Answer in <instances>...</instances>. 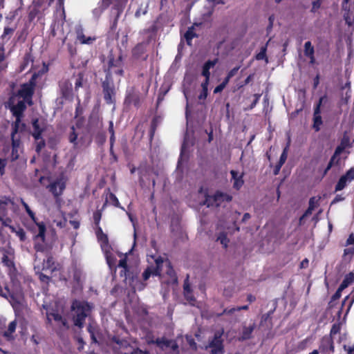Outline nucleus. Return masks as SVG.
Returning a JSON list of instances; mask_svg holds the SVG:
<instances>
[{"label": "nucleus", "instance_id": "1", "mask_svg": "<svg viewBox=\"0 0 354 354\" xmlns=\"http://www.w3.org/2000/svg\"><path fill=\"white\" fill-rule=\"evenodd\" d=\"M25 102L24 100H19L17 104L12 105L11 107V111L16 118L15 122L12 125V132L10 135L12 143L11 160L12 161L18 159L22 149L21 139V135L25 131L26 125L21 122V118L24 111L26 108Z\"/></svg>", "mask_w": 354, "mask_h": 354}, {"label": "nucleus", "instance_id": "2", "mask_svg": "<svg viewBox=\"0 0 354 354\" xmlns=\"http://www.w3.org/2000/svg\"><path fill=\"white\" fill-rule=\"evenodd\" d=\"M91 310V305L86 301H73L71 306V310L74 324L82 328L84 325L85 318L88 316Z\"/></svg>", "mask_w": 354, "mask_h": 354}, {"label": "nucleus", "instance_id": "3", "mask_svg": "<svg viewBox=\"0 0 354 354\" xmlns=\"http://www.w3.org/2000/svg\"><path fill=\"white\" fill-rule=\"evenodd\" d=\"M0 295L9 300L15 313H19L22 310L24 304V297L21 290H17L16 293L11 294L7 288L3 290L0 286Z\"/></svg>", "mask_w": 354, "mask_h": 354}, {"label": "nucleus", "instance_id": "4", "mask_svg": "<svg viewBox=\"0 0 354 354\" xmlns=\"http://www.w3.org/2000/svg\"><path fill=\"white\" fill-rule=\"evenodd\" d=\"M118 267L122 268L120 274L121 276L124 275L125 277V283L129 284L134 291L144 289L145 284L141 282L137 277H132L131 278L127 277V264L126 257L120 260Z\"/></svg>", "mask_w": 354, "mask_h": 354}, {"label": "nucleus", "instance_id": "5", "mask_svg": "<svg viewBox=\"0 0 354 354\" xmlns=\"http://www.w3.org/2000/svg\"><path fill=\"white\" fill-rule=\"evenodd\" d=\"M21 203L23 206L24 207L26 212L29 215V216L31 218L32 221L35 223V227L33 228V230L35 233H37L35 235V239L37 240H40L41 241L44 242L45 239V232H46V226L43 223H38L36 221V218L35 216L34 212L30 209L28 204L24 202L22 199Z\"/></svg>", "mask_w": 354, "mask_h": 354}, {"label": "nucleus", "instance_id": "6", "mask_svg": "<svg viewBox=\"0 0 354 354\" xmlns=\"http://www.w3.org/2000/svg\"><path fill=\"white\" fill-rule=\"evenodd\" d=\"M127 1V0H102L100 6L93 10V15L96 17H99L104 9L109 6H113V8L118 11L117 15L118 16Z\"/></svg>", "mask_w": 354, "mask_h": 354}, {"label": "nucleus", "instance_id": "7", "mask_svg": "<svg viewBox=\"0 0 354 354\" xmlns=\"http://www.w3.org/2000/svg\"><path fill=\"white\" fill-rule=\"evenodd\" d=\"M232 200V196L227 194L217 192L212 196H207L206 197L205 205L207 207H218L223 205L224 203L230 202Z\"/></svg>", "mask_w": 354, "mask_h": 354}, {"label": "nucleus", "instance_id": "8", "mask_svg": "<svg viewBox=\"0 0 354 354\" xmlns=\"http://www.w3.org/2000/svg\"><path fill=\"white\" fill-rule=\"evenodd\" d=\"M223 331H216L214 337L209 341L208 345L205 346V349H210L211 354H221L223 351V345L222 335Z\"/></svg>", "mask_w": 354, "mask_h": 354}, {"label": "nucleus", "instance_id": "9", "mask_svg": "<svg viewBox=\"0 0 354 354\" xmlns=\"http://www.w3.org/2000/svg\"><path fill=\"white\" fill-rule=\"evenodd\" d=\"M35 80L34 78H32L28 83L23 84L18 91L19 97L23 98L29 105L32 104L31 98L33 94Z\"/></svg>", "mask_w": 354, "mask_h": 354}, {"label": "nucleus", "instance_id": "10", "mask_svg": "<svg viewBox=\"0 0 354 354\" xmlns=\"http://www.w3.org/2000/svg\"><path fill=\"white\" fill-rule=\"evenodd\" d=\"M153 342L162 351H170L176 354L178 353V345L176 340L169 339L166 337H160Z\"/></svg>", "mask_w": 354, "mask_h": 354}, {"label": "nucleus", "instance_id": "11", "mask_svg": "<svg viewBox=\"0 0 354 354\" xmlns=\"http://www.w3.org/2000/svg\"><path fill=\"white\" fill-rule=\"evenodd\" d=\"M156 266H151L148 267L143 272L142 277L147 281L151 275H160L162 272L161 268L163 266L164 261L161 257L154 259Z\"/></svg>", "mask_w": 354, "mask_h": 354}, {"label": "nucleus", "instance_id": "12", "mask_svg": "<svg viewBox=\"0 0 354 354\" xmlns=\"http://www.w3.org/2000/svg\"><path fill=\"white\" fill-rule=\"evenodd\" d=\"M123 73L121 57H118L115 60L110 59L106 74V80L111 77L113 74L122 75Z\"/></svg>", "mask_w": 354, "mask_h": 354}, {"label": "nucleus", "instance_id": "13", "mask_svg": "<svg viewBox=\"0 0 354 354\" xmlns=\"http://www.w3.org/2000/svg\"><path fill=\"white\" fill-rule=\"evenodd\" d=\"M353 180H354V167L351 168L344 175L341 176L335 185V192L344 189Z\"/></svg>", "mask_w": 354, "mask_h": 354}, {"label": "nucleus", "instance_id": "14", "mask_svg": "<svg viewBox=\"0 0 354 354\" xmlns=\"http://www.w3.org/2000/svg\"><path fill=\"white\" fill-rule=\"evenodd\" d=\"M104 97L107 104H112L114 102L115 90L113 86L110 84L109 80H106L102 83Z\"/></svg>", "mask_w": 354, "mask_h": 354}, {"label": "nucleus", "instance_id": "15", "mask_svg": "<svg viewBox=\"0 0 354 354\" xmlns=\"http://www.w3.org/2000/svg\"><path fill=\"white\" fill-rule=\"evenodd\" d=\"M65 182L62 178L57 179L49 185L50 191L55 196L61 195L65 189Z\"/></svg>", "mask_w": 354, "mask_h": 354}, {"label": "nucleus", "instance_id": "16", "mask_svg": "<svg viewBox=\"0 0 354 354\" xmlns=\"http://www.w3.org/2000/svg\"><path fill=\"white\" fill-rule=\"evenodd\" d=\"M10 200L8 198H4L0 200V221L3 225L8 226L11 223V220L8 218H5L6 216V206L10 203Z\"/></svg>", "mask_w": 354, "mask_h": 354}, {"label": "nucleus", "instance_id": "17", "mask_svg": "<svg viewBox=\"0 0 354 354\" xmlns=\"http://www.w3.org/2000/svg\"><path fill=\"white\" fill-rule=\"evenodd\" d=\"M322 97L320 98L319 103L317 104L315 111H314V124H313V128L316 131H318L320 129V126L322 124V117L320 115V106L322 103Z\"/></svg>", "mask_w": 354, "mask_h": 354}, {"label": "nucleus", "instance_id": "18", "mask_svg": "<svg viewBox=\"0 0 354 354\" xmlns=\"http://www.w3.org/2000/svg\"><path fill=\"white\" fill-rule=\"evenodd\" d=\"M344 11V19L346 23L351 26L354 23V4L348 5L347 8H342Z\"/></svg>", "mask_w": 354, "mask_h": 354}, {"label": "nucleus", "instance_id": "19", "mask_svg": "<svg viewBox=\"0 0 354 354\" xmlns=\"http://www.w3.org/2000/svg\"><path fill=\"white\" fill-rule=\"evenodd\" d=\"M125 102L129 104L133 103L136 106L138 105L140 102V97L138 93L136 92L133 88L128 89Z\"/></svg>", "mask_w": 354, "mask_h": 354}, {"label": "nucleus", "instance_id": "20", "mask_svg": "<svg viewBox=\"0 0 354 354\" xmlns=\"http://www.w3.org/2000/svg\"><path fill=\"white\" fill-rule=\"evenodd\" d=\"M320 348L322 351L327 353V352H331L333 353L334 351V346L333 342L330 337H324L322 341V344L320 346Z\"/></svg>", "mask_w": 354, "mask_h": 354}, {"label": "nucleus", "instance_id": "21", "mask_svg": "<svg viewBox=\"0 0 354 354\" xmlns=\"http://www.w3.org/2000/svg\"><path fill=\"white\" fill-rule=\"evenodd\" d=\"M231 175L234 180V187L236 188V189H240L243 184V174L239 173L238 171L232 170Z\"/></svg>", "mask_w": 354, "mask_h": 354}, {"label": "nucleus", "instance_id": "22", "mask_svg": "<svg viewBox=\"0 0 354 354\" xmlns=\"http://www.w3.org/2000/svg\"><path fill=\"white\" fill-rule=\"evenodd\" d=\"M32 127L33 131L32 135L35 140H39L41 138V133L44 131V128L40 127L39 124V120L37 119L33 120Z\"/></svg>", "mask_w": 354, "mask_h": 354}, {"label": "nucleus", "instance_id": "23", "mask_svg": "<svg viewBox=\"0 0 354 354\" xmlns=\"http://www.w3.org/2000/svg\"><path fill=\"white\" fill-rule=\"evenodd\" d=\"M255 326V323L250 324L249 326H244L242 329L241 339L243 340L250 339Z\"/></svg>", "mask_w": 354, "mask_h": 354}, {"label": "nucleus", "instance_id": "24", "mask_svg": "<svg viewBox=\"0 0 354 354\" xmlns=\"http://www.w3.org/2000/svg\"><path fill=\"white\" fill-rule=\"evenodd\" d=\"M217 63V59L209 60L206 62L203 67L202 75L207 79H209V69L213 68Z\"/></svg>", "mask_w": 354, "mask_h": 354}, {"label": "nucleus", "instance_id": "25", "mask_svg": "<svg viewBox=\"0 0 354 354\" xmlns=\"http://www.w3.org/2000/svg\"><path fill=\"white\" fill-rule=\"evenodd\" d=\"M77 39L82 44H90L93 43L95 40V37H86L82 30H77Z\"/></svg>", "mask_w": 354, "mask_h": 354}, {"label": "nucleus", "instance_id": "26", "mask_svg": "<svg viewBox=\"0 0 354 354\" xmlns=\"http://www.w3.org/2000/svg\"><path fill=\"white\" fill-rule=\"evenodd\" d=\"M17 327V322L15 320L11 322L8 327L7 330L3 333V336L8 339H12L13 338L12 334L15 333Z\"/></svg>", "mask_w": 354, "mask_h": 354}, {"label": "nucleus", "instance_id": "27", "mask_svg": "<svg viewBox=\"0 0 354 354\" xmlns=\"http://www.w3.org/2000/svg\"><path fill=\"white\" fill-rule=\"evenodd\" d=\"M79 129L80 128L78 127H77L76 128L75 127H72L71 132L69 134V141L74 145V147H76L77 145V137L79 135Z\"/></svg>", "mask_w": 354, "mask_h": 354}, {"label": "nucleus", "instance_id": "28", "mask_svg": "<svg viewBox=\"0 0 354 354\" xmlns=\"http://www.w3.org/2000/svg\"><path fill=\"white\" fill-rule=\"evenodd\" d=\"M199 24H194L192 27L189 28L185 34V38L189 45H191L192 39L196 37V34L194 32V27L199 26Z\"/></svg>", "mask_w": 354, "mask_h": 354}, {"label": "nucleus", "instance_id": "29", "mask_svg": "<svg viewBox=\"0 0 354 354\" xmlns=\"http://www.w3.org/2000/svg\"><path fill=\"white\" fill-rule=\"evenodd\" d=\"M184 295L186 299L189 301L192 305H194V301H195L194 296L192 294V291L189 287V285L187 281H185L184 283Z\"/></svg>", "mask_w": 354, "mask_h": 354}, {"label": "nucleus", "instance_id": "30", "mask_svg": "<svg viewBox=\"0 0 354 354\" xmlns=\"http://www.w3.org/2000/svg\"><path fill=\"white\" fill-rule=\"evenodd\" d=\"M48 321L50 322L53 319L55 321L61 322L63 326H66V321L64 320L62 316L57 313H46Z\"/></svg>", "mask_w": 354, "mask_h": 354}, {"label": "nucleus", "instance_id": "31", "mask_svg": "<svg viewBox=\"0 0 354 354\" xmlns=\"http://www.w3.org/2000/svg\"><path fill=\"white\" fill-rule=\"evenodd\" d=\"M353 280L354 273L350 272L346 276L345 279L339 286L340 290H344V288H346L350 283L353 282Z\"/></svg>", "mask_w": 354, "mask_h": 354}, {"label": "nucleus", "instance_id": "32", "mask_svg": "<svg viewBox=\"0 0 354 354\" xmlns=\"http://www.w3.org/2000/svg\"><path fill=\"white\" fill-rule=\"evenodd\" d=\"M8 227L11 229L12 232H15L16 235L20 239L21 241H24L26 239V233L24 230L20 227L16 229L13 226H10V225Z\"/></svg>", "mask_w": 354, "mask_h": 354}, {"label": "nucleus", "instance_id": "33", "mask_svg": "<svg viewBox=\"0 0 354 354\" xmlns=\"http://www.w3.org/2000/svg\"><path fill=\"white\" fill-rule=\"evenodd\" d=\"M15 29L16 27H5L3 30V33L2 35V38L8 40L14 33Z\"/></svg>", "mask_w": 354, "mask_h": 354}, {"label": "nucleus", "instance_id": "34", "mask_svg": "<svg viewBox=\"0 0 354 354\" xmlns=\"http://www.w3.org/2000/svg\"><path fill=\"white\" fill-rule=\"evenodd\" d=\"M315 50L310 41H306L304 44V55L308 56H312L314 55Z\"/></svg>", "mask_w": 354, "mask_h": 354}, {"label": "nucleus", "instance_id": "35", "mask_svg": "<svg viewBox=\"0 0 354 354\" xmlns=\"http://www.w3.org/2000/svg\"><path fill=\"white\" fill-rule=\"evenodd\" d=\"M267 44L261 48L260 52L257 54L256 59L257 60L265 59L266 62L268 63V60L266 57Z\"/></svg>", "mask_w": 354, "mask_h": 354}, {"label": "nucleus", "instance_id": "36", "mask_svg": "<svg viewBox=\"0 0 354 354\" xmlns=\"http://www.w3.org/2000/svg\"><path fill=\"white\" fill-rule=\"evenodd\" d=\"M216 241H219L224 248H226L228 245L229 239L227 238L226 234L223 232L219 234Z\"/></svg>", "mask_w": 354, "mask_h": 354}, {"label": "nucleus", "instance_id": "37", "mask_svg": "<svg viewBox=\"0 0 354 354\" xmlns=\"http://www.w3.org/2000/svg\"><path fill=\"white\" fill-rule=\"evenodd\" d=\"M106 202H109L115 207H120V203L117 197L112 193H109L106 197Z\"/></svg>", "mask_w": 354, "mask_h": 354}, {"label": "nucleus", "instance_id": "38", "mask_svg": "<svg viewBox=\"0 0 354 354\" xmlns=\"http://www.w3.org/2000/svg\"><path fill=\"white\" fill-rule=\"evenodd\" d=\"M185 339L187 343V344L189 346V348L194 351H196L197 349V344L194 341V339L192 338V336L186 335L185 337Z\"/></svg>", "mask_w": 354, "mask_h": 354}, {"label": "nucleus", "instance_id": "39", "mask_svg": "<svg viewBox=\"0 0 354 354\" xmlns=\"http://www.w3.org/2000/svg\"><path fill=\"white\" fill-rule=\"evenodd\" d=\"M165 266L167 268V270H166L167 274L169 276L171 280L175 281L176 279H175L174 271L172 269V268L171 267L170 263L169 262L166 261Z\"/></svg>", "mask_w": 354, "mask_h": 354}, {"label": "nucleus", "instance_id": "40", "mask_svg": "<svg viewBox=\"0 0 354 354\" xmlns=\"http://www.w3.org/2000/svg\"><path fill=\"white\" fill-rule=\"evenodd\" d=\"M35 141H36V151L37 153H39L41 151V150L44 147L45 142L41 137L39 140H35Z\"/></svg>", "mask_w": 354, "mask_h": 354}, {"label": "nucleus", "instance_id": "41", "mask_svg": "<svg viewBox=\"0 0 354 354\" xmlns=\"http://www.w3.org/2000/svg\"><path fill=\"white\" fill-rule=\"evenodd\" d=\"M288 147H286L283 149V152H282V153L281 155V157H280V159H279V162L281 163V165H283L285 163L286 159H287V157H288Z\"/></svg>", "mask_w": 354, "mask_h": 354}, {"label": "nucleus", "instance_id": "42", "mask_svg": "<svg viewBox=\"0 0 354 354\" xmlns=\"http://www.w3.org/2000/svg\"><path fill=\"white\" fill-rule=\"evenodd\" d=\"M106 259L107 264L109 265V268L111 269L112 266L115 265V258L112 257L111 254H109L106 253Z\"/></svg>", "mask_w": 354, "mask_h": 354}, {"label": "nucleus", "instance_id": "43", "mask_svg": "<svg viewBox=\"0 0 354 354\" xmlns=\"http://www.w3.org/2000/svg\"><path fill=\"white\" fill-rule=\"evenodd\" d=\"M346 148L347 147L340 143V145L336 148L334 155L332 157H335V159H336V157L339 156Z\"/></svg>", "mask_w": 354, "mask_h": 354}, {"label": "nucleus", "instance_id": "44", "mask_svg": "<svg viewBox=\"0 0 354 354\" xmlns=\"http://www.w3.org/2000/svg\"><path fill=\"white\" fill-rule=\"evenodd\" d=\"M341 144H342L343 145H344L346 147H351V142L350 138L348 136H344V137L341 141Z\"/></svg>", "mask_w": 354, "mask_h": 354}, {"label": "nucleus", "instance_id": "45", "mask_svg": "<svg viewBox=\"0 0 354 354\" xmlns=\"http://www.w3.org/2000/svg\"><path fill=\"white\" fill-rule=\"evenodd\" d=\"M238 311H239L238 307H236V308H225L223 310L222 314L223 315H233L234 313L238 312Z\"/></svg>", "mask_w": 354, "mask_h": 354}, {"label": "nucleus", "instance_id": "46", "mask_svg": "<svg viewBox=\"0 0 354 354\" xmlns=\"http://www.w3.org/2000/svg\"><path fill=\"white\" fill-rule=\"evenodd\" d=\"M82 85V76L79 74L78 76L75 79V89H77L78 88L81 87Z\"/></svg>", "mask_w": 354, "mask_h": 354}, {"label": "nucleus", "instance_id": "47", "mask_svg": "<svg viewBox=\"0 0 354 354\" xmlns=\"http://www.w3.org/2000/svg\"><path fill=\"white\" fill-rule=\"evenodd\" d=\"M97 236H98V239L100 241H102L103 243L107 242V240H108L107 236H106V235H105L102 233V231L100 228L97 231Z\"/></svg>", "mask_w": 354, "mask_h": 354}, {"label": "nucleus", "instance_id": "48", "mask_svg": "<svg viewBox=\"0 0 354 354\" xmlns=\"http://www.w3.org/2000/svg\"><path fill=\"white\" fill-rule=\"evenodd\" d=\"M209 79H207L205 78V80L204 82L202 83V88H203V92H204V97H206L207 95V86H208V84H209Z\"/></svg>", "mask_w": 354, "mask_h": 354}, {"label": "nucleus", "instance_id": "49", "mask_svg": "<svg viewBox=\"0 0 354 354\" xmlns=\"http://www.w3.org/2000/svg\"><path fill=\"white\" fill-rule=\"evenodd\" d=\"M6 165V160L0 158V174L3 175L5 171V167Z\"/></svg>", "mask_w": 354, "mask_h": 354}, {"label": "nucleus", "instance_id": "50", "mask_svg": "<svg viewBox=\"0 0 354 354\" xmlns=\"http://www.w3.org/2000/svg\"><path fill=\"white\" fill-rule=\"evenodd\" d=\"M54 222L56 223V225L59 227L60 228L65 227L66 226L67 223L65 218L59 221H55Z\"/></svg>", "mask_w": 354, "mask_h": 354}, {"label": "nucleus", "instance_id": "51", "mask_svg": "<svg viewBox=\"0 0 354 354\" xmlns=\"http://www.w3.org/2000/svg\"><path fill=\"white\" fill-rule=\"evenodd\" d=\"M314 209H312V207H308L307 210L305 212L304 215L301 217L300 221H301L305 217L308 216L310 215Z\"/></svg>", "mask_w": 354, "mask_h": 354}, {"label": "nucleus", "instance_id": "52", "mask_svg": "<svg viewBox=\"0 0 354 354\" xmlns=\"http://www.w3.org/2000/svg\"><path fill=\"white\" fill-rule=\"evenodd\" d=\"M5 59V48L3 44L0 46V63Z\"/></svg>", "mask_w": 354, "mask_h": 354}, {"label": "nucleus", "instance_id": "53", "mask_svg": "<svg viewBox=\"0 0 354 354\" xmlns=\"http://www.w3.org/2000/svg\"><path fill=\"white\" fill-rule=\"evenodd\" d=\"M353 255L354 254V246H351L344 250V255Z\"/></svg>", "mask_w": 354, "mask_h": 354}, {"label": "nucleus", "instance_id": "54", "mask_svg": "<svg viewBox=\"0 0 354 354\" xmlns=\"http://www.w3.org/2000/svg\"><path fill=\"white\" fill-rule=\"evenodd\" d=\"M239 68V66L234 67L227 73V75L232 78L237 73Z\"/></svg>", "mask_w": 354, "mask_h": 354}, {"label": "nucleus", "instance_id": "55", "mask_svg": "<svg viewBox=\"0 0 354 354\" xmlns=\"http://www.w3.org/2000/svg\"><path fill=\"white\" fill-rule=\"evenodd\" d=\"M225 86L224 85V84L221 83L214 88V93H220L225 88Z\"/></svg>", "mask_w": 354, "mask_h": 354}, {"label": "nucleus", "instance_id": "56", "mask_svg": "<svg viewBox=\"0 0 354 354\" xmlns=\"http://www.w3.org/2000/svg\"><path fill=\"white\" fill-rule=\"evenodd\" d=\"M342 290H340V287H339L337 290L336 291V292L332 297L333 300H336V299H339L341 296V292Z\"/></svg>", "mask_w": 354, "mask_h": 354}, {"label": "nucleus", "instance_id": "57", "mask_svg": "<svg viewBox=\"0 0 354 354\" xmlns=\"http://www.w3.org/2000/svg\"><path fill=\"white\" fill-rule=\"evenodd\" d=\"M348 245H354V234H351L348 239L346 241Z\"/></svg>", "mask_w": 354, "mask_h": 354}, {"label": "nucleus", "instance_id": "58", "mask_svg": "<svg viewBox=\"0 0 354 354\" xmlns=\"http://www.w3.org/2000/svg\"><path fill=\"white\" fill-rule=\"evenodd\" d=\"M344 200V197H343L342 195H337L333 201H332L331 204H334L336 203H338L339 201H342Z\"/></svg>", "mask_w": 354, "mask_h": 354}, {"label": "nucleus", "instance_id": "59", "mask_svg": "<svg viewBox=\"0 0 354 354\" xmlns=\"http://www.w3.org/2000/svg\"><path fill=\"white\" fill-rule=\"evenodd\" d=\"M335 157H332L328 166L326 167L325 171H324V174H326L327 171L331 168V167L333 166V165L334 164V162H335Z\"/></svg>", "mask_w": 354, "mask_h": 354}, {"label": "nucleus", "instance_id": "60", "mask_svg": "<svg viewBox=\"0 0 354 354\" xmlns=\"http://www.w3.org/2000/svg\"><path fill=\"white\" fill-rule=\"evenodd\" d=\"M339 331V326L336 325H333L330 330V335H335Z\"/></svg>", "mask_w": 354, "mask_h": 354}, {"label": "nucleus", "instance_id": "61", "mask_svg": "<svg viewBox=\"0 0 354 354\" xmlns=\"http://www.w3.org/2000/svg\"><path fill=\"white\" fill-rule=\"evenodd\" d=\"M2 261L8 266H10L12 264V261L8 259L7 256H3Z\"/></svg>", "mask_w": 354, "mask_h": 354}, {"label": "nucleus", "instance_id": "62", "mask_svg": "<svg viewBox=\"0 0 354 354\" xmlns=\"http://www.w3.org/2000/svg\"><path fill=\"white\" fill-rule=\"evenodd\" d=\"M70 224L73 227L74 229L77 230L80 227V223L77 221H70Z\"/></svg>", "mask_w": 354, "mask_h": 354}, {"label": "nucleus", "instance_id": "63", "mask_svg": "<svg viewBox=\"0 0 354 354\" xmlns=\"http://www.w3.org/2000/svg\"><path fill=\"white\" fill-rule=\"evenodd\" d=\"M259 97H260V95H254V100L250 106V109H252L256 104L258 102L259 100Z\"/></svg>", "mask_w": 354, "mask_h": 354}, {"label": "nucleus", "instance_id": "64", "mask_svg": "<svg viewBox=\"0 0 354 354\" xmlns=\"http://www.w3.org/2000/svg\"><path fill=\"white\" fill-rule=\"evenodd\" d=\"M250 218H251V216H250V214L249 213H245L243 216V218H242V222L245 223L248 220H249Z\"/></svg>", "mask_w": 354, "mask_h": 354}]
</instances>
